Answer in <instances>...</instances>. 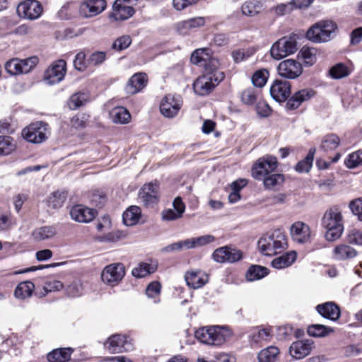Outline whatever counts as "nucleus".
I'll return each mask as SVG.
<instances>
[{"instance_id": "nucleus-61", "label": "nucleus", "mask_w": 362, "mask_h": 362, "mask_svg": "<svg viewBox=\"0 0 362 362\" xmlns=\"http://www.w3.org/2000/svg\"><path fill=\"white\" fill-rule=\"evenodd\" d=\"M199 0H173V6L176 11H182L187 7L194 5Z\"/></svg>"}, {"instance_id": "nucleus-53", "label": "nucleus", "mask_w": 362, "mask_h": 362, "mask_svg": "<svg viewBox=\"0 0 362 362\" xmlns=\"http://www.w3.org/2000/svg\"><path fill=\"white\" fill-rule=\"evenodd\" d=\"M362 163V151H357L349 155L345 164L349 168H354Z\"/></svg>"}, {"instance_id": "nucleus-18", "label": "nucleus", "mask_w": 362, "mask_h": 362, "mask_svg": "<svg viewBox=\"0 0 362 362\" xmlns=\"http://www.w3.org/2000/svg\"><path fill=\"white\" fill-rule=\"evenodd\" d=\"M71 218L78 223H89L93 220L96 211L82 204H77L70 209Z\"/></svg>"}, {"instance_id": "nucleus-30", "label": "nucleus", "mask_w": 362, "mask_h": 362, "mask_svg": "<svg viewBox=\"0 0 362 362\" xmlns=\"http://www.w3.org/2000/svg\"><path fill=\"white\" fill-rule=\"evenodd\" d=\"M296 252L295 251H290L274 259L272 262V266L277 269H284L291 266L296 261Z\"/></svg>"}, {"instance_id": "nucleus-28", "label": "nucleus", "mask_w": 362, "mask_h": 362, "mask_svg": "<svg viewBox=\"0 0 362 362\" xmlns=\"http://www.w3.org/2000/svg\"><path fill=\"white\" fill-rule=\"evenodd\" d=\"M318 313L323 317L335 321L340 317L339 308L332 302L320 304L316 307Z\"/></svg>"}, {"instance_id": "nucleus-27", "label": "nucleus", "mask_w": 362, "mask_h": 362, "mask_svg": "<svg viewBox=\"0 0 362 362\" xmlns=\"http://www.w3.org/2000/svg\"><path fill=\"white\" fill-rule=\"evenodd\" d=\"M204 24L205 18L204 17H196L177 23L176 30L180 35H185L192 30L202 27Z\"/></svg>"}, {"instance_id": "nucleus-43", "label": "nucleus", "mask_w": 362, "mask_h": 362, "mask_svg": "<svg viewBox=\"0 0 362 362\" xmlns=\"http://www.w3.org/2000/svg\"><path fill=\"white\" fill-rule=\"evenodd\" d=\"M262 9V4L257 0H250L245 2L242 7V13L247 16H253L259 13Z\"/></svg>"}, {"instance_id": "nucleus-38", "label": "nucleus", "mask_w": 362, "mask_h": 362, "mask_svg": "<svg viewBox=\"0 0 362 362\" xmlns=\"http://www.w3.org/2000/svg\"><path fill=\"white\" fill-rule=\"evenodd\" d=\"M35 289V285L30 281L21 282L16 286L14 296L18 299H25L32 296Z\"/></svg>"}, {"instance_id": "nucleus-7", "label": "nucleus", "mask_w": 362, "mask_h": 362, "mask_svg": "<svg viewBox=\"0 0 362 362\" xmlns=\"http://www.w3.org/2000/svg\"><path fill=\"white\" fill-rule=\"evenodd\" d=\"M276 158L272 156H265L259 158L252 168V177L262 180L266 175L272 173L277 168Z\"/></svg>"}, {"instance_id": "nucleus-10", "label": "nucleus", "mask_w": 362, "mask_h": 362, "mask_svg": "<svg viewBox=\"0 0 362 362\" xmlns=\"http://www.w3.org/2000/svg\"><path fill=\"white\" fill-rule=\"evenodd\" d=\"M125 275V268L122 263H112L107 265L101 273L103 283L111 286L117 285Z\"/></svg>"}, {"instance_id": "nucleus-9", "label": "nucleus", "mask_w": 362, "mask_h": 362, "mask_svg": "<svg viewBox=\"0 0 362 362\" xmlns=\"http://www.w3.org/2000/svg\"><path fill=\"white\" fill-rule=\"evenodd\" d=\"M38 62L36 57L25 59H11L5 64L6 71L11 75L27 74L34 68Z\"/></svg>"}, {"instance_id": "nucleus-26", "label": "nucleus", "mask_w": 362, "mask_h": 362, "mask_svg": "<svg viewBox=\"0 0 362 362\" xmlns=\"http://www.w3.org/2000/svg\"><path fill=\"white\" fill-rule=\"evenodd\" d=\"M315 95L312 89H302L295 93L286 102V107L288 110L297 109L304 101L310 100Z\"/></svg>"}, {"instance_id": "nucleus-57", "label": "nucleus", "mask_w": 362, "mask_h": 362, "mask_svg": "<svg viewBox=\"0 0 362 362\" xmlns=\"http://www.w3.org/2000/svg\"><path fill=\"white\" fill-rule=\"evenodd\" d=\"M83 284L80 281L71 283L66 288V292L71 297H78L83 294Z\"/></svg>"}, {"instance_id": "nucleus-52", "label": "nucleus", "mask_w": 362, "mask_h": 362, "mask_svg": "<svg viewBox=\"0 0 362 362\" xmlns=\"http://www.w3.org/2000/svg\"><path fill=\"white\" fill-rule=\"evenodd\" d=\"M204 69V75H215L216 72H223L219 69L220 63L219 61L214 57H211L207 62L204 63L202 66Z\"/></svg>"}, {"instance_id": "nucleus-25", "label": "nucleus", "mask_w": 362, "mask_h": 362, "mask_svg": "<svg viewBox=\"0 0 362 362\" xmlns=\"http://www.w3.org/2000/svg\"><path fill=\"white\" fill-rule=\"evenodd\" d=\"M290 230L293 239L298 243H304L310 239V228L303 222L297 221L293 223Z\"/></svg>"}, {"instance_id": "nucleus-24", "label": "nucleus", "mask_w": 362, "mask_h": 362, "mask_svg": "<svg viewBox=\"0 0 362 362\" xmlns=\"http://www.w3.org/2000/svg\"><path fill=\"white\" fill-rule=\"evenodd\" d=\"M185 279L187 286L197 289L202 287L208 282L209 276L202 270H191L186 272Z\"/></svg>"}, {"instance_id": "nucleus-58", "label": "nucleus", "mask_w": 362, "mask_h": 362, "mask_svg": "<svg viewBox=\"0 0 362 362\" xmlns=\"http://www.w3.org/2000/svg\"><path fill=\"white\" fill-rule=\"evenodd\" d=\"M351 212L362 221V197L352 200L349 205Z\"/></svg>"}, {"instance_id": "nucleus-35", "label": "nucleus", "mask_w": 362, "mask_h": 362, "mask_svg": "<svg viewBox=\"0 0 362 362\" xmlns=\"http://www.w3.org/2000/svg\"><path fill=\"white\" fill-rule=\"evenodd\" d=\"M32 234L35 240L41 241L53 238L57 234V229L53 226H45L35 228Z\"/></svg>"}, {"instance_id": "nucleus-50", "label": "nucleus", "mask_w": 362, "mask_h": 362, "mask_svg": "<svg viewBox=\"0 0 362 362\" xmlns=\"http://www.w3.org/2000/svg\"><path fill=\"white\" fill-rule=\"evenodd\" d=\"M16 145L8 136H0V156H6L14 151Z\"/></svg>"}, {"instance_id": "nucleus-45", "label": "nucleus", "mask_w": 362, "mask_h": 362, "mask_svg": "<svg viewBox=\"0 0 362 362\" xmlns=\"http://www.w3.org/2000/svg\"><path fill=\"white\" fill-rule=\"evenodd\" d=\"M334 329L322 325L315 324L308 327V334L314 337H324L332 333Z\"/></svg>"}, {"instance_id": "nucleus-39", "label": "nucleus", "mask_w": 362, "mask_h": 362, "mask_svg": "<svg viewBox=\"0 0 362 362\" xmlns=\"http://www.w3.org/2000/svg\"><path fill=\"white\" fill-rule=\"evenodd\" d=\"M156 269L157 264L142 262L132 269V274L136 278H143L155 272Z\"/></svg>"}, {"instance_id": "nucleus-48", "label": "nucleus", "mask_w": 362, "mask_h": 362, "mask_svg": "<svg viewBox=\"0 0 362 362\" xmlns=\"http://www.w3.org/2000/svg\"><path fill=\"white\" fill-rule=\"evenodd\" d=\"M262 180H263L265 188L272 189L282 184L284 179V176L281 174L270 173L268 175H266Z\"/></svg>"}, {"instance_id": "nucleus-13", "label": "nucleus", "mask_w": 362, "mask_h": 362, "mask_svg": "<svg viewBox=\"0 0 362 362\" xmlns=\"http://www.w3.org/2000/svg\"><path fill=\"white\" fill-rule=\"evenodd\" d=\"M182 105V99L180 95L168 94L161 100L160 110L161 114L168 118L177 115Z\"/></svg>"}, {"instance_id": "nucleus-2", "label": "nucleus", "mask_w": 362, "mask_h": 362, "mask_svg": "<svg viewBox=\"0 0 362 362\" xmlns=\"http://www.w3.org/2000/svg\"><path fill=\"white\" fill-rule=\"evenodd\" d=\"M257 245L263 255H275L286 248V237L281 230H275L262 235L258 240Z\"/></svg>"}, {"instance_id": "nucleus-33", "label": "nucleus", "mask_w": 362, "mask_h": 362, "mask_svg": "<svg viewBox=\"0 0 362 362\" xmlns=\"http://www.w3.org/2000/svg\"><path fill=\"white\" fill-rule=\"evenodd\" d=\"M211 55H212L211 49L207 47L199 48L192 52L190 61L195 65L202 66L204 63L207 62Z\"/></svg>"}, {"instance_id": "nucleus-44", "label": "nucleus", "mask_w": 362, "mask_h": 362, "mask_svg": "<svg viewBox=\"0 0 362 362\" xmlns=\"http://www.w3.org/2000/svg\"><path fill=\"white\" fill-rule=\"evenodd\" d=\"M306 66H313L317 61V50L315 48L303 47L298 54Z\"/></svg>"}, {"instance_id": "nucleus-3", "label": "nucleus", "mask_w": 362, "mask_h": 362, "mask_svg": "<svg viewBox=\"0 0 362 362\" xmlns=\"http://www.w3.org/2000/svg\"><path fill=\"white\" fill-rule=\"evenodd\" d=\"M194 336L202 344L220 346L232 336V332L226 327L207 326L196 330Z\"/></svg>"}, {"instance_id": "nucleus-40", "label": "nucleus", "mask_w": 362, "mask_h": 362, "mask_svg": "<svg viewBox=\"0 0 362 362\" xmlns=\"http://www.w3.org/2000/svg\"><path fill=\"white\" fill-rule=\"evenodd\" d=\"M269 274V270L264 267L259 265H252L247 269L245 277L249 281L261 279Z\"/></svg>"}, {"instance_id": "nucleus-23", "label": "nucleus", "mask_w": 362, "mask_h": 362, "mask_svg": "<svg viewBox=\"0 0 362 362\" xmlns=\"http://www.w3.org/2000/svg\"><path fill=\"white\" fill-rule=\"evenodd\" d=\"M312 340H301L293 342L289 348V352L296 359H301L308 356L313 349Z\"/></svg>"}, {"instance_id": "nucleus-62", "label": "nucleus", "mask_w": 362, "mask_h": 362, "mask_svg": "<svg viewBox=\"0 0 362 362\" xmlns=\"http://www.w3.org/2000/svg\"><path fill=\"white\" fill-rule=\"evenodd\" d=\"M252 52L245 49H238L232 52V57L235 63H239L252 55Z\"/></svg>"}, {"instance_id": "nucleus-47", "label": "nucleus", "mask_w": 362, "mask_h": 362, "mask_svg": "<svg viewBox=\"0 0 362 362\" xmlns=\"http://www.w3.org/2000/svg\"><path fill=\"white\" fill-rule=\"evenodd\" d=\"M315 148L310 149L307 156L298 162L296 166V170L298 173H308L313 165L314 159Z\"/></svg>"}, {"instance_id": "nucleus-32", "label": "nucleus", "mask_w": 362, "mask_h": 362, "mask_svg": "<svg viewBox=\"0 0 362 362\" xmlns=\"http://www.w3.org/2000/svg\"><path fill=\"white\" fill-rule=\"evenodd\" d=\"M141 215V210L137 206H129L123 214V221L127 226L138 223Z\"/></svg>"}, {"instance_id": "nucleus-49", "label": "nucleus", "mask_w": 362, "mask_h": 362, "mask_svg": "<svg viewBox=\"0 0 362 362\" xmlns=\"http://www.w3.org/2000/svg\"><path fill=\"white\" fill-rule=\"evenodd\" d=\"M269 73L267 69H262L256 71L252 76V84L258 88H262L267 83Z\"/></svg>"}, {"instance_id": "nucleus-19", "label": "nucleus", "mask_w": 362, "mask_h": 362, "mask_svg": "<svg viewBox=\"0 0 362 362\" xmlns=\"http://www.w3.org/2000/svg\"><path fill=\"white\" fill-rule=\"evenodd\" d=\"M158 187L156 184H145L139 190V198L146 206L153 205L158 200Z\"/></svg>"}, {"instance_id": "nucleus-11", "label": "nucleus", "mask_w": 362, "mask_h": 362, "mask_svg": "<svg viewBox=\"0 0 362 362\" xmlns=\"http://www.w3.org/2000/svg\"><path fill=\"white\" fill-rule=\"evenodd\" d=\"M105 346L110 353H122L134 349L132 339L119 334L110 336L106 341Z\"/></svg>"}, {"instance_id": "nucleus-60", "label": "nucleus", "mask_w": 362, "mask_h": 362, "mask_svg": "<svg viewBox=\"0 0 362 362\" xmlns=\"http://www.w3.org/2000/svg\"><path fill=\"white\" fill-rule=\"evenodd\" d=\"M106 57L104 52H95L90 54L88 59V62L90 65L97 66L102 64Z\"/></svg>"}, {"instance_id": "nucleus-1", "label": "nucleus", "mask_w": 362, "mask_h": 362, "mask_svg": "<svg viewBox=\"0 0 362 362\" xmlns=\"http://www.w3.org/2000/svg\"><path fill=\"white\" fill-rule=\"evenodd\" d=\"M322 226L327 230L325 238L328 241L339 238L344 230L341 209L334 206L327 209L322 218Z\"/></svg>"}, {"instance_id": "nucleus-41", "label": "nucleus", "mask_w": 362, "mask_h": 362, "mask_svg": "<svg viewBox=\"0 0 362 362\" xmlns=\"http://www.w3.org/2000/svg\"><path fill=\"white\" fill-rule=\"evenodd\" d=\"M340 138L334 134H329L323 136L320 148L325 151H334L340 144Z\"/></svg>"}, {"instance_id": "nucleus-29", "label": "nucleus", "mask_w": 362, "mask_h": 362, "mask_svg": "<svg viewBox=\"0 0 362 362\" xmlns=\"http://www.w3.org/2000/svg\"><path fill=\"white\" fill-rule=\"evenodd\" d=\"M333 258L336 260H346L356 256L355 249L347 245H339L333 249Z\"/></svg>"}, {"instance_id": "nucleus-6", "label": "nucleus", "mask_w": 362, "mask_h": 362, "mask_svg": "<svg viewBox=\"0 0 362 362\" xmlns=\"http://www.w3.org/2000/svg\"><path fill=\"white\" fill-rule=\"evenodd\" d=\"M223 72H216L215 75H202L194 83V92L199 95H208L221 81L223 80Z\"/></svg>"}, {"instance_id": "nucleus-12", "label": "nucleus", "mask_w": 362, "mask_h": 362, "mask_svg": "<svg viewBox=\"0 0 362 362\" xmlns=\"http://www.w3.org/2000/svg\"><path fill=\"white\" fill-rule=\"evenodd\" d=\"M17 13L21 18L33 21L41 16L42 6L36 0H25L18 4Z\"/></svg>"}, {"instance_id": "nucleus-14", "label": "nucleus", "mask_w": 362, "mask_h": 362, "mask_svg": "<svg viewBox=\"0 0 362 362\" xmlns=\"http://www.w3.org/2000/svg\"><path fill=\"white\" fill-rule=\"evenodd\" d=\"M212 257L215 262L218 263H235L243 258V252L235 248L223 246L215 250Z\"/></svg>"}, {"instance_id": "nucleus-54", "label": "nucleus", "mask_w": 362, "mask_h": 362, "mask_svg": "<svg viewBox=\"0 0 362 362\" xmlns=\"http://www.w3.org/2000/svg\"><path fill=\"white\" fill-rule=\"evenodd\" d=\"M89 116L86 114H78L71 119V126L75 129H83L88 122Z\"/></svg>"}, {"instance_id": "nucleus-46", "label": "nucleus", "mask_w": 362, "mask_h": 362, "mask_svg": "<svg viewBox=\"0 0 362 362\" xmlns=\"http://www.w3.org/2000/svg\"><path fill=\"white\" fill-rule=\"evenodd\" d=\"M351 69L343 63H338L329 69V76L334 79H340L348 76Z\"/></svg>"}, {"instance_id": "nucleus-15", "label": "nucleus", "mask_w": 362, "mask_h": 362, "mask_svg": "<svg viewBox=\"0 0 362 362\" xmlns=\"http://www.w3.org/2000/svg\"><path fill=\"white\" fill-rule=\"evenodd\" d=\"M277 71L285 78L295 79L303 73L302 64L295 59H286L279 63Z\"/></svg>"}, {"instance_id": "nucleus-51", "label": "nucleus", "mask_w": 362, "mask_h": 362, "mask_svg": "<svg viewBox=\"0 0 362 362\" xmlns=\"http://www.w3.org/2000/svg\"><path fill=\"white\" fill-rule=\"evenodd\" d=\"M88 100L84 93H78L72 95L68 101V106L71 110H76L83 105Z\"/></svg>"}, {"instance_id": "nucleus-64", "label": "nucleus", "mask_w": 362, "mask_h": 362, "mask_svg": "<svg viewBox=\"0 0 362 362\" xmlns=\"http://www.w3.org/2000/svg\"><path fill=\"white\" fill-rule=\"evenodd\" d=\"M63 288V284L57 280H51L45 283L44 290L46 293L52 291H57Z\"/></svg>"}, {"instance_id": "nucleus-55", "label": "nucleus", "mask_w": 362, "mask_h": 362, "mask_svg": "<svg viewBox=\"0 0 362 362\" xmlns=\"http://www.w3.org/2000/svg\"><path fill=\"white\" fill-rule=\"evenodd\" d=\"M132 43V38L129 35H123L115 40L112 47V49L121 51L127 49Z\"/></svg>"}, {"instance_id": "nucleus-4", "label": "nucleus", "mask_w": 362, "mask_h": 362, "mask_svg": "<svg viewBox=\"0 0 362 362\" xmlns=\"http://www.w3.org/2000/svg\"><path fill=\"white\" fill-rule=\"evenodd\" d=\"M335 29L336 25L332 21H320L307 31L306 36L314 42H324L330 40L331 34Z\"/></svg>"}, {"instance_id": "nucleus-63", "label": "nucleus", "mask_w": 362, "mask_h": 362, "mask_svg": "<svg viewBox=\"0 0 362 362\" xmlns=\"http://www.w3.org/2000/svg\"><path fill=\"white\" fill-rule=\"evenodd\" d=\"M161 286L159 282H151L146 288V293L148 297L154 298L159 295Z\"/></svg>"}, {"instance_id": "nucleus-22", "label": "nucleus", "mask_w": 362, "mask_h": 362, "mask_svg": "<svg viewBox=\"0 0 362 362\" xmlns=\"http://www.w3.org/2000/svg\"><path fill=\"white\" fill-rule=\"evenodd\" d=\"M291 93V84L288 81L276 80L270 88L271 96L278 102L285 101Z\"/></svg>"}, {"instance_id": "nucleus-8", "label": "nucleus", "mask_w": 362, "mask_h": 362, "mask_svg": "<svg viewBox=\"0 0 362 362\" xmlns=\"http://www.w3.org/2000/svg\"><path fill=\"white\" fill-rule=\"evenodd\" d=\"M48 133L47 124L42 122L33 123L22 131L23 137L33 144H40L45 141Z\"/></svg>"}, {"instance_id": "nucleus-56", "label": "nucleus", "mask_w": 362, "mask_h": 362, "mask_svg": "<svg viewBox=\"0 0 362 362\" xmlns=\"http://www.w3.org/2000/svg\"><path fill=\"white\" fill-rule=\"evenodd\" d=\"M256 99V91L252 88L244 90L241 94V100L245 104L252 105L255 103Z\"/></svg>"}, {"instance_id": "nucleus-16", "label": "nucleus", "mask_w": 362, "mask_h": 362, "mask_svg": "<svg viewBox=\"0 0 362 362\" xmlns=\"http://www.w3.org/2000/svg\"><path fill=\"white\" fill-rule=\"evenodd\" d=\"M106 6L105 0H84L79 6V13L85 18H93L101 13Z\"/></svg>"}, {"instance_id": "nucleus-34", "label": "nucleus", "mask_w": 362, "mask_h": 362, "mask_svg": "<svg viewBox=\"0 0 362 362\" xmlns=\"http://www.w3.org/2000/svg\"><path fill=\"white\" fill-rule=\"evenodd\" d=\"M271 329L267 328H255L250 338V342L255 344L269 341L272 338Z\"/></svg>"}, {"instance_id": "nucleus-17", "label": "nucleus", "mask_w": 362, "mask_h": 362, "mask_svg": "<svg viewBox=\"0 0 362 362\" xmlns=\"http://www.w3.org/2000/svg\"><path fill=\"white\" fill-rule=\"evenodd\" d=\"M66 72V63L59 59L53 63L45 71V78L49 84H55L62 81Z\"/></svg>"}, {"instance_id": "nucleus-37", "label": "nucleus", "mask_w": 362, "mask_h": 362, "mask_svg": "<svg viewBox=\"0 0 362 362\" xmlns=\"http://www.w3.org/2000/svg\"><path fill=\"white\" fill-rule=\"evenodd\" d=\"M110 117L114 123L127 124L131 119L129 111L123 107H116L110 112Z\"/></svg>"}, {"instance_id": "nucleus-42", "label": "nucleus", "mask_w": 362, "mask_h": 362, "mask_svg": "<svg viewBox=\"0 0 362 362\" xmlns=\"http://www.w3.org/2000/svg\"><path fill=\"white\" fill-rule=\"evenodd\" d=\"M66 199V194L64 191H55L47 199V204L52 209H58L63 206Z\"/></svg>"}, {"instance_id": "nucleus-20", "label": "nucleus", "mask_w": 362, "mask_h": 362, "mask_svg": "<svg viewBox=\"0 0 362 362\" xmlns=\"http://www.w3.org/2000/svg\"><path fill=\"white\" fill-rule=\"evenodd\" d=\"M134 12V8L127 5L124 0H115L110 18L115 21H125L132 17Z\"/></svg>"}, {"instance_id": "nucleus-21", "label": "nucleus", "mask_w": 362, "mask_h": 362, "mask_svg": "<svg viewBox=\"0 0 362 362\" xmlns=\"http://www.w3.org/2000/svg\"><path fill=\"white\" fill-rule=\"evenodd\" d=\"M148 83V76L145 73L134 74L127 81L125 86V92L129 95H134L144 89Z\"/></svg>"}, {"instance_id": "nucleus-5", "label": "nucleus", "mask_w": 362, "mask_h": 362, "mask_svg": "<svg viewBox=\"0 0 362 362\" xmlns=\"http://www.w3.org/2000/svg\"><path fill=\"white\" fill-rule=\"evenodd\" d=\"M297 49L295 37H284L273 44L270 53L272 58L279 60L295 53Z\"/></svg>"}, {"instance_id": "nucleus-59", "label": "nucleus", "mask_w": 362, "mask_h": 362, "mask_svg": "<svg viewBox=\"0 0 362 362\" xmlns=\"http://www.w3.org/2000/svg\"><path fill=\"white\" fill-rule=\"evenodd\" d=\"M194 248L205 246L215 241V237L211 235H205L193 238Z\"/></svg>"}, {"instance_id": "nucleus-31", "label": "nucleus", "mask_w": 362, "mask_h": 362, "mask_svg": "<svg viewBox=\"0 0 362 362\" xmlns=\"http://www.w3.org/2000/svg\"><path fill=\"white\" fill-rule=\"evenodd\" d=\"M72 353L69 348L56 349L47 354V360L49 362H66L68 361Z\"/></svg>"}, {"instance_id": "nucleus-36", "label": "nucleus", "mask_w": 362, "mask_h": 362, "mask_svg": "<svg viewBox=\"0 0 362 362\" xmlns=\"http://www.w3.org/2000/svg\"><path fill=\"white\" fill-rule=\"evenodd\" d=\"M280 353L279 349L270 346L261 350L258 354V362H275Z\"/></svg>"}]
</instances>
